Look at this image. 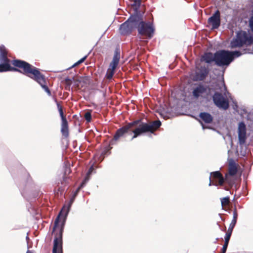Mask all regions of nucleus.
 Masks as SVG:
<instances>
[{
    "instance_id": "obj_41",
    "label": "nucleus",
    "mask_w": 253,
    "mask_h": 253,
    "mask_svg": "<svg viewBox=\"0 0 253 253\" xmlns=\"http://www.w3.org/2000/svg\"><path fill=\"white\" fill-rule=\"evenodd\" d=\"M210 181L209 185L211 186V176H210Z\"/></svg>"
},
{
    "instance_id": "obj_10",
    "label": "nucleus",
    "mask_w": 253,
    "mask_h": 253,
    "mask_svg": "<svg viewBox=\"0 0 253 253\" xmlns=\"http://www.w3.org/2000/svg\"><path fill=\"white\" fill-rule=\"evenodd\" d=\"M212 100L216 106L224 110L229 107V102L228 98L221 92L215 91L212 95Z\"/></svg>"
},
{
    "instance_id": "obj_4",
    "label": "nucleus",
    "mask_w": 253,
    "mask_h": 253,
    "mask_svg": "<svg viewBox=\"0 0 253 253\" xmlns=\"http://www.w3.org/2000/svg\"><path fill=\"white\" fill-rule=\"evenodd\" d=\"M138 35L145 37L146 39H151L153 37L155 28L153 22L143 21L142 16L139 15V21L136 27Z\"/></svg>"
},
{
    "instance_id": "obj_27",
    "label": "nucleus",
    "mask_w": 253,
    "mask_h": 253,
    "mask_svg": "<svg viewBox=\"0 0 253 253\" xmlns=\"http://www.w3.org/2000/svg\"><path fill=\"white\" fill-rule=\"evenodd\" d=\"M87 58V56H84V57H83L82 59H81L80 60H79L78 61H77L76 63H75L72 67L71 68H73V67H75L77 66H78L79 65H80V64L82 63L83 62H84L85 60Z\"/></svg>"
},
{
    "instance_id": "obj_11",
    "label": "nucleus",
    "mask_w": 253,
    "mask_h": 253,
    "mask_svg": "<svg viewBox=\"0 0 253 253\" xmlns=\"http://www.w3.org/2000/svg\"><path fill=\"white\" fill-rule=\"evenodd\" d=\"M208 23L211 26V29H216L220 25V13L217 10L208 20Z\"/></svg>"
},
{
    "instance_id": "obj_29",
    "label": "nucleus",
    "mask_w": 253,
    "mask_h": 253,
    "mask_svg": "<svg viewBox=\"0 0 253 253\" xmlns=\"http://www.w3.org/2000/svg\"><path fill=\"white\" fill-rule=\"evenodd\" d=\"M249 26L252 32L253 33V15L249 19Z\"/></svg>"
},
{
    "instance_id": "obj_30",
    "label": "nucleus",
    "mask_w": 253,
    "mask_h": 253,
    "mask_svg": "<svg viewBox=\"0 0 253 253\" xmlns=\"http://www.w3.org/2000/svg\"><path fill=\"white\" fill-rule=\"evenodd\" d=\"M236 223H237L236 221L232 220V221H231V222L230 224V225H229V227L228 229H230L233 230V229H234V228Z\"/></svg>"
},
{
    "instance_id": "obj_5",
    "label": "nucleus",
    "mask_w": 253,
    "mask_h": 253,
    "mask_svg": "<svg viewBox=\"0 0 253 253\" xmlns=\"http://www.w3.org/2000/svg\"><path fill=\"white\" fill-rule=\"evenodd\" d=\"M253 42V37L248 35L246 32L243 31H239L236 38L233 39L231 42V47L232 48L240 47L244 45H251Z\"/></svg>"
},
{
    "instance_id": "obj_31",
    "label": "nucleus",
    "mask_w": 253,
    "mask_h": 253,
    "mask_svg": "<svg viewBox=\"0 0 253 253\" xmlns=\"http://www.w3.org/2000/svg\"><path fill=\"white\" fill-rule=\"evenodd\" d=\"M65 81L66 84L67 85H69V86L71 85L72 83V80L68 78L66 79Z\"/></svg>"
},
{
    "instance_id": "obj_18",
    "label": "nucleus",
    "mask_w": 253,
    "mask_h": 253,
    "mask_svg": "<svg viewBox=\"0 0 253 253\" xmlns=\"http://www.w3.org/2000/svg\"><path fill=\"white\" fill-rule=\"evenodd\" d=\"M209 73V69L205 66L201 67L200 71L196 73V77L197 80L203 81L208 76Z\"/></svg>"
},
{
    "instance_id": "obj_12",
    "label": "nucleus",
    "mask_w": 253,
    "mask_h": 253,
    "mask_svg": "<svg viewBox=\"0 0 253 253\" xmlns=\"http://www.w3.org/2000/svg\"><path fill=\"white\" fill-rule=\"evenodd\" d=\"M239 143L240 145H244L246 141V126L243 122L239 123L238 128Z\"/></svg>"
},
{
    "instance_id": "obj_17",
    "label": "nucleus",
    "mask_w": 253,
    "mask_h": 253,
    "mask_svg": "<svg viewBox=\"0 0 253 253\" xmlns=\"http://www.w3.org/2000/svg\"><path fill=\"white\" fill-rule=\"evenodd\" d=\"M8 52L4 46H0V63H10V60L7 57Z\"/></svg>"
},
{
    "instance_id": "obj_14",
    "label": "nucleus",
    "mask_w": 253,
    "mask_h": 253,
    "mask_svg": "<svg viewBox=\"0 0 253 253\" xmlns=\"http://www.w3.org/2000/svg\"><path fill=\"white\" fill-rule=\"evenodd\" d=\"M15 67V66H14ZM16 67V66H15ZM7 71H15L18 72L22 74L23 69H20L18 67L15 68L12 67L10 66V63H0V72H4Z\"/></svg>"
},
{
    "instance_id": "obj_26",
    "label": "nucleus",
    "mask_w": 253,
    "mask_h": 253,
    "mask_svg": "<svg viewBox=\"0 0 253 253\" xmlns=\"http://www.w3.org/2000/svg\"><path fill=\"white\" fill-rule=\"evenodd\" d=\"M133 3L132 5L136 9H138L139 8L141 0H132Z\"/></svg>"
},
{
    "instance_id": "obj_21",
    "label": "nucleus",
    "mask_w": 253,
    "mask_h": 253,
    "mask_svg": "<svg viewBox=\"0 0 253 253\" xmlns=\"http://www.w3.org/2000/svg\"><path fill=\"white\" fill-rule=\"evenodd\" d=\"M231 176L228 175L227 174H225L224 182L228 184L229 187L225 186L224 187V189L226 190H229V188L232 187L234 184L235 183V181L231 177Z\"/></svg>"
},
{
    "instance_id": "obj_35",
    "label": "nucleus",
    "mask_w": 253,
    "mask_h": 253,
    "mask_svg": "<svg viewBox=\"0 0 253 253\" xmlns=\"http://www.w3.org/2000/svg\"><path fill=\"white\" fill-rule=\"evenodd\" d=\"M75 198H74V197H73L70 200V203H69V207L71 206V205L72 204L73 202H74V199H75Z\"/></svg>"
},
{
    "instance_id": "obj_16",
    "label": "nucleus",
    "mask_w": 253,
    "mask_h": 253,
    "mask_svg": "<svg viewBox=\"0 0 253 253\" xmlns=\"http://www.w3.org/2000/svg\"><path fill=\"white\" fill-rule=\"evenodd\" d=\"M211 175H212V178L213 179H214L215 180H218V183H217L216 182H215V183L213 184V185L215 186L223 185L224 182V178L223 177L222 174L219 171L212 172L211 173Z\"/></svg>"
},
{
    "instance_id": "obj_7",
    "label": "nucleus",
    "mask_w": 253,
    "mask_h": 253,
    "mask_svg": "<svg viewBox=\"0 0 253 253\" xmlns=\"http://www.w3.org/2000/svg\"><path fill=\"white\" fill-rule=\"evenodd\" d=\"M61 119V132L64 138H68L69 136V128L67 120L64 114L63 107L61 105V102H58L55 98L54 99Z\"/></svg>"
},
{
    "instance_id": "obj_42",
    "label": "nucleus",
    "mask_w": 253,
    "mask_h": 253,
    "mask_svg": "<svg viewBox=\"0 0 253 253\" xmlns=\"http://www.w3.org/2000/svg\"><path fill=\"white\" fill-rule=\"evenodd\" d=\"M26 253H33L30 250H28Z\"/></svg>"
},
{
    "instance_id": "obj_40",
    "label": "nucleus",
    "mask_w": 253,
    "mask_h": 253,
    "mask_svg": "<svg viewBox=\"0 0 253 253\" xmlns=\"http://www.w3.org/2000/svg\"><path fill=\"white\" fill-rule=\"evenodd\" d=\"M62 190H63V189L61 187L58 188V191H62Z\"/></svg>"
},
{
    "instance_id": "obj_1",
    "label": "nucleus",
    "mask_w": 253,
    "mask_h": 253,
    "mask_svg": "<svg viewBox=\"0 0 253 253\" xmlns=\"http://www.w3.org/2000/svg\"><path fill=\"white\" fill-rule=\"evenodd\" d=\"M161 126V122L159 120L151 121L148 123L142 122L141 120H135L118 129L113 138L110 140L109 145H114L121 138L125 137L129 130L133 126L137 127L132 130L134 134L131 138L132 140L144 133H154Z\"/></svg>"
},
{
    "instance_id": "obj_25",
    "label": "nucleus",
    "mask_w": 253,
    "mask_h": 253,
    "mask_svg": "<svg viewBox=\"0 0 253 253\" xmlns=\"http://www.w3.org/2000/svg\"><path fill=\"white\" fill-rule=\"evenodd\" d=\"M84 118L87 122H90L91 121V114L90 111H87L85 113Z\"/></svg>"
},
{
    "instance_id": "obj_6",
    "label": "nucleus",
    "mask_w": 253,
    "mask_h": 253,
    "mask_svg": "<svg viewBox=\"0 0 253 253\" xmlns=\"http://www.w3.org/2000/svg\"><path fill=\"white\" fill-rule=\"evenodd\" d=\"M139 21V15L137 14L131 15L125 22L121 25L120 33L123 35L131 34L132 31L136 28Z\"/></svg>"
},
{
    "instance_id": "obj_39",
    "label": "nucleus",
    "mask_w": 253,
    "mask_h": 253,
    "mask_svg": "<svg viewBox=\"0 0 253 253\" xmlns=\"http://www.w3.org/2000/svg\"><path fill=\"white\" fill-rule=\"evenodd\" d=\"M79 189H80V188H78V189L76 191V192L74 193V195H73V197H74V198H75V197H76V196H77V194H78V191H79Z\"/></svg>"
},
{
    "instance_id": "obj_13",
    "label": "nucleus",
    "mask_w": 253,
    "mask_h": 253,
    "mask_svg": "<svg viewBox=\"0 0 253 253\" xmlns=\"http://www.w3.org/2000/svg\"><path fill=\"white\" fill-rule=\"evenodd\" d=\"M211 89L212 88L209 86L200 84L193 89L192 92L193 95L195 98H198L200 95L204 93H207L208 91L209 93Z\"/></svg>"
},
{
    "instance_id": "obj_33",
    "label": "nucleus",
    "mask_w": 253,
    "mask_h": 253,
    "mask_svg": "<svg viewBox=\"0 0 253 253\" xmlns=\"http://www.w3.org/2000/svg\"><path fill=\"white\" fill-rule=\"evenodd\" d=\"M68 178L66 176L63 177V181H61V184L65 185L67 184V180Z\"/></svg>"
},
{
    "instance_id": "obj_3",
    "label": "nucleus",
    "mask_w": 253,
    "mask_h": 253,
    "mask_svg": "<svg viewBox=\"0 0 253 253\" xmlns=\"http://www.w3.org/2000/svg\"><path fill=\"white\" fill-rule=\"evenodd\" d=\"M65 220H61L60 213L56 218L52 233L55 234L52 253H60L62 252V235Z\"/></svg>"
},
{
    "instance_id": "obj_15",
    "label": "nucleus",
    "mask_w": 253,
    "mask_h": 253,
    "mask_svg": "<svg viewBox=\"0 0 253 253\" xmlns=\"http://www.w3.org/2000/svg\"><path fill=\"white\" fill-rule=\"evenodd\" d=\"M239 166L236 163L233 159H230L228 163V173H227L230 176L235 175L237 172Z\"/></svg>"
},
{
    "instance_id": "obj_37",
    "label": "nucleus",
    "mask_w": 253,
    "mask_h": 253,
    "mask_svg": "<svg viewBox=\"0 0 253 253\" xmlns=\"http://www.w3.org/2000/svg\"><path fill=\"white\" fill-rule=\"evenodd\" d=\"M229 242H224V244L223 246V247L227 248Z\"/></svg>"
},
{
    "instance_id": "obj_20",
    "label": "nucleus",
    "mask_w": 253,
    "mask_h": 253,
    "mask_svg": "<svg viewBox=\"0 0 253 253\" xmlns=\"http://www.w3.org/2000/svg\"><path fill=\"white\" fill-rule=\"evenodd\" d=\"M199 116L206 124H211L213 121L212 116L209 113L201 112Z\"/></svg>"
},
{
    "instance_id": "obj_24",
    "label": "nucleus",
    "mask_w": 253,
    "mask_h": 253,
    "mask_svg": "<svg viewBox=\"0 0 253 253\" xmlns=\"http://www.w3.org/2000/svg\"><path fill=\"white\" fill-rule=\"evenodd\" d=\"M230 56L232 59V61L234 59V57H239L240 56L242 53L239 51H229Z\"/></svg>"
},
{
    "instance_id": "obj_34",
    "label": "nucleus",
    "mask_w": 253,
    "mask_h": 253,
    "mask_svg": "<svg viewBox=\"0 0 253 253\" xmlns=\"http://www.w3.org/2000/svg\"><path fill=\"white\" fill-rule=\"evenodd\" d=\"M81 81L79 79H76L75 80V85L77 86V87H79V84L81 83Z\"/></svg>"
},
{
    "instance_id": "obj_9",
    "label": "nucleus",
    "mask_w": 253,
    "mask_h": 253,
    "mask_svg": "<svg viewBox=\"0 0 253 253\" xmlns=\"http://www.w3.org/2000/svg\"><path fill=\"white\" fill-rule=\"evenodd\" d=\"M120 59V49L116 48L114 51V54L112 61L110 62L109 68L107 69L105 77L107 79L111 80L115 74V70L118 66Z\"/></svg>"
},
{
    "instance_id": "obj_22",
    "label": "nucleus",
    "mask_w": 253,
    "mask_h": 253,
    "mask_svg": "<svg viewBox=\"0 0 253 253\" xmlns=\"http://www.w3.org/2000/svg\"><path fill=\"white\" fill-rule=\"evenodd\" d=\"M220 201L221 206L223 209L226 208L230 203V198L228 196L221 198Z\"/></svg>"
},
{
    "instance_id": "obj_8",
    "label": "nucleus",
    "mask_w": 253,
    "mask_h": 253,
    "mask_svg": "<svg viewBox=\"0 0 253 253\" xmlns=\"http://www.w3.org/2000/svg\"><path fill=\"white\" fill-rule=\"evenodd\" d=\"M229 51L221 50L215 53V64L218 66L228 65L232 61Z\"/></svg>"
},
{
    "instance_id": "obj_38",
    "label": "nucleus",
    "mask_w": 253,
    "mask_h": 253,
    "mask_svg": "<svg viewBox=\"0 0 253 253\" xmlns=\"http://www.w3.org/2000/svg\"><path fill=\"white\" fill-rule=\"evenodd\" d=\"M227 248L222 247L221 253H225Z\"/></svg>"
},
{
    "instance_id": "obj_28",
    "label": "nucleus",
    "mask_w": 253,
    "mask_h": 253,
    "mask_svg": "<svg viewBox=\"0 0 253 253\" xmlns=\"http://www.w3.org/2000/svg\"><path fill=\"white\" fill-rule=\"evenodd\" d=\"M233 217L232 220L237 221L238 214L237 210L236 209H235L233 210Z\"/></svg>"
},
{
    "instance_id": "obj_36",
    "label": "nucleus",
    "mask_w": 253,
    "mask_h": 253,
    "mask_svg": "<svg viewBox=\"0 0 253 253\" xmlns=\"http://www.w3.org/2000/svg\"><path fill=\"white\" fill-rule=\"evenodd\" d=\"M230 237H229V236H225V242H229V240H230Z\"/></svg>"
},
{
    "instance_id": "obj_2",
    "label": "nucleus",
    "mask_w": 253,
    "mask_h": 253,
    "mask_svg": "<svg viewBox=\"0 0 253 253\" xmlns=\"http://www.w3.org/2000/svg\"><path fill=\"white\" fill-rule=\"evenodd\" d=\"M11 62L13 66L23 69V75L38 83L48 95H51L50 90L46 84L45 76L40 72L39 69L25 61L19 59L13 60Z\"/></svg>"
},
{
    "instance_id": "obj_19",
    "label": "nucleus",
    "mask_w": 253,
    "mask_h": 253,
    "mask_svg": "<svg viewBox=\"0 0 253 253\" xmlns=\"http://www.w3.org/2000/svg\"><path fill=\"white\" fill-rule=\"evenodd\" d=\"M201 60L205 61L207 63H211L214 61L215 62V53L213 54L211 52L205 53L201 57Z\"/></svg>"
},
{
    "instance_id": "obj_23",
    "label": "nucleus",
    "mask_w": 253,
    "mask_h": 253,
    "mask_svg": "<svg viewBox=\"0 0 253 253\" xmlns=\"http://www.w3.org/2000/svg\"><path fill=\"white\" fill-rule=\"evenodd\" d=\"M94 170V168L91 166L88 169V171L87 173L86 176L84 180V181L82 182L81 186H83L84 184L85 183V182L88 180L89 178V175L91 174L93 170Z\"/></svg>"
},
{
    "instance_id": "obj_32",
    "label": "nucleus",
    "mask_w": 253,
    "mask_h": 253,
    "mask_svg": "<svg viewBox=\"0 0 253 253\" xmlns=\"http://www.w3.org/2000/svg\"><path fill=\"white\" fill-rule=\"evenodd\" d=\"M233 230L228 229L226 233L225 236H229L231 237L232 233Z\"/></svg>"
}]
</instances>
